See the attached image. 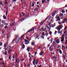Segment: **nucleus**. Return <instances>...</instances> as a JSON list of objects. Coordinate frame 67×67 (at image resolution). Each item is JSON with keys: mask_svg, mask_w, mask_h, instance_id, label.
Returning a JSON list of instances; mask_svg holds the SVG:
<instances>
[{"mask_svg": "<svg viewBox=\"0 0 67 67\" xmlns=\"http://www.w3.org/2000/svg\"><path fill=\"white\" fill-rule=\"evenodd\" d=\"M63 27V25L62 24L58 26L57 27V29L58 30V31H60L61 29H62Z\"/></svg>", "mask_w": 67, "mask_h": 67, "instance_id": "nucleus-1", "label": "nucleus"}, {"mask_svg": "<svg viewBox=\"0 0 67 67\" xmlns=\"http://www.w3.org/2000/svg\"><path fill=\"white\" fill-rule=\"evenodd\" d=\"M33 48H32V47H28L27 48V50L28 51V52H30V49H33Z\"/></svg>", "mask_w": 67, "mask_h": 67, "instance_id": "nucleus-2", "label": "nucleus"}, {"mask_svg": "<svg viewBox=\"0 0 67 67\" xmlns=\"http://www.w3.org/2000/svg\"><path fill=\"white\" fill-rule=\"evenodd\" d=\"M34 29V27H32L31 29L29 30L27 32V33H29V32H32Z\"/></svg>", "mask_w": 67, "mask_h": 67, "instance_id": "nucleus-3", "label": "nucleus"}, {"mask_svg": "<svg viewBox=\"0 0 67 67\" xmlns=\"http://www.w3.org/2000/svg\"><path fill=\"white\" fill-rule=\"evenodd\" d=\"M48 17L44 21H42V22H41L40 23V25H42L43 24V23H44V22H45V21H46V20H47V18H48Z\"/></svg>", "mask_w": 67, "mask_h": 67, "instance_id": "nucleus-4", "label": "nucleus"}, {"mask_svg": "<svg viewBox=\"0 0 67 67\" xmlns=\"http://www.w3.org/2000/svg\"><path fill=\"white\" fill-rule=\"evenodd\" d=\"M52 44H52L54 46H55H55H56V45H57V44L56 43V42H55V41H54L53 42Z\"/></svg>", "mask_w": 67, "mask_h": 67, "instance_id": "nucleus-5", "label": "nucleus"}, {"mask_svg": "<svg viewBox=\"0 0 67 67\" xmlns=\"http://www.w3.org/2000/svg\"><path fill=\"white\" fill-rule=\"evenodd\" d=\"M57 13V12H56V11H55L53 12V14L52 15V16H54L55 14Z\"/></svg>", "mask_w": 67, "mask_h": 67, "instance_id": "nucleus-6", "label": "nucleus"}, {"mask_svg": "<svg viewBox=\"0 0 67 67\" xmlns=\"http://www.w3.org/2000/svg\"><path fill=\"white\" fill-rule=\"evenodd\" d=\"M55 18L57 19V20H58V21H60V17L59 16H58V17L56 16V17H55Z\"/></svg>", "mask_w": 67, "mask_h": 67, "instance_id": "nucleus-7", "label": "nucleus"}, {"mask_svg": "<svg viewBox=\"0 0 67 67\" xmlns=\"http://www.w3.org/2000/svg\"><path fill=\"white\" fill-rule=\"evenodd\" d=\"M64 38H65L61 37V41L62 42H64Z\"/></svg>", "mask_w": 67, "mask_h": 67, "instance_id": "nucleus-8", "label": "nucleus"}, {"mask_svg": "<svg viewBox=\"0 0 67 67\" xmlns=\"http://www.w3.org/2000/svg\"><path fill=\"white\" fill-rule=\"evenodd\" d=\"M46 27H47V29H48L49 30H48V31L49 32L50 31H51V28H49V27H48V25H46Z\"/></svg>", "mask_w": 67, "mask_h": 67, "instance_id": "nucleus-9", "label": "nucleus"}, {"mask_svg": "<svg viewBox=\"0 0 67 67\" xmlns=\"http://www.w3.org/2000/svg\"><path fill=\"white\" fill-rule=\"evenodd\" d=\"M36 59L35 58H34V60H33V65L35 64V62H36V60H35V59Z\"/></svg>", "mask_w": 67, "mask_h": 67, "instance_id": "nucleus-10", "label": "nucleus"}, {"mask_svg": "<svg viewBox=\"0 0 67 67\" xmlns=\"http://www.w3.org/2000/svg\"><path fill=\"white\" fill-rule=\"evenodd\" d=\"M62 49L63 50V49H65V46H64L63 45H62Z\"/></svg>", "mask_w": 67, "mask_h": 67, "instance_id": "nucleus-11", "label": "nucleus"}, {"mask_svg": "<svg viewBox=\"0 0 67 67\" xmlns=\"http://www.w3.org/2000/svg\"><path fill=\"white\" fill-rule=\"evenodd\" d=\"M56 42L58 44H59L60 43V40L59 39H58L56 41Z\"/></svg>", "mask_w": 67, "mask_h": 67, "instance_id": "nucleus-12", "label": "nucleus"}, {"mask_svg": "<svg viewBox=\"0 0 67 67\" xmlns=\"http://www.w3.org/2000/svg\"><path fill=\"white\" fill-rule=\"evenodd\" d=\"M63 31H58V34H62V32Z\"/></svg>", "mask_w": 67, "mask_h": 67, "instance_id": "nucleus-13", "label": "nucleus"}, {"mask_svg": "<svg viewBox=\"0 0 67 67\" xmlns=\"http://www.w3.org/2000/svg\"><path fill=\"white\" fill-rule=\"evenodd\" d=\"M58 52L60 54H62V51L60 49L59 50Z\"/></svg>", "mask_w": 67, "mask_h": 67, "instance_id": "nucleus-14", "label": "nucleus"}, {"mask_svg": "<svg viewBox=\"0 0 67 67\" xmlns=\"http://www.w3.org/2000/svg\"><path fill=\"white\" fill-rule=\"evenodd\" d=\"M55 24H55V23H54L53 25H52L51 27H55V25H56Z\"/></svg>", "mask_w": 67, "mask_h": 67, "instance_id": "nucleus-15", "label": "nucleus"}, {"mask_svg": "<svg viewBox=\"0 0 67 67\" xmlns=\"http://www.w3.org/2000/svg\"><path fill=\"white\" fill-rule=\"evenodd\" d=\"M3 18L4 19H7V17L5 16V15H4L3 16Z\"/></svg>", "mask_w": 67, "mask_h": 67, "instance_id": "nucleus-16", "label": "nucleus"}, {"mask_svg": "<svg viewBox=\"0 0 67 67\" xmlns=\"http://www.w3.org/2000/svg\"><path fill=\"white\" fill-rule=\"evenodd\" d=\"M44 53V52H41L40 53V56H43V53Z\"/></svg>", "mask_w": 67, "mask_h": 67, "instance_id": "nucleus-17", "label": "nucleus"}, {"mask_svg": "<svg viewBox=\"0 0 67 67\" xmlns=\"http://www.w3.org/2000/svg\"><path fill=\"white\" fill-rule=\"evenodd\" d=\"M15 41L16 43H18L19 42V39H17V40L15 39Z\"/></svg>", "mask_w": 67, "mask_h": 67, "instance_id": "nucleus-18", "label": "nucleus"}, {"mask_svg": "<svg viewBox=\"0 0 67 67\" xmlns=\"http://www.w3.org/2000/svg\"><path fill=\"white\" fill-rule=\"evenodd\" d=\"M4 27L5 28V30H7V29H8V26H4Z\"/></svg>", "mask_w": 67, "mask_h": 67, "instance_id": "nucleus-19", "label": "nucleus"}, {"mask_svg": "<svg viewBox=\"0 0 67 67\" xmlns=\"http://www.w3.org/2000/svg\"><path fill=\"white\" fill-rule=\"evenodd\" d=\"M0 4L2 5V7H3V5H3L2 3V2L1 1H0Z\"/></svg>", "mask_w": 67, "mask_h": 67, "instance_id": "nucleus-20", "label": "nucleus"}, {"mask_svg": "<svg viewBox=\"0 0 67 67\" xmlns=\"http://www.w3.org/2000/svg\"><path fill=\"white\" fill-rule=\"evenodd\" d=\"M14 23H11L10 25V26H13L14 25Z\"/></svg>", "mask_w": 67, "mask_h": 67, "instance_id": "nucleus-21", "label": "nucleus"}, {"mask_svg": "<svg viewBox=\"0 0 67 67\" xmlns=\"http://www.w3.org/2000/svg\"><path fill=\"white\" fill-rule=\"evenodd\" d=\"M4 9H7L8 8H7V5H5L4 6Z\"/></svg>", "mask_w": 67, "mask_h": 67, "instance_id": "nucleus-22", "label": "nucleus"}, {"mask_svg": "<svg viewBox=\"0 0 67 67\" xmlns=\"http://www.w3.org/2000/svg\"><path fill=\"white\" fill-rule=\"evenodd\" d=\"M65 35L64 34H63L61 37H62L63 38H65Z\"/></svg>", "mask_w": 67, "mask_h": 67, "instance_id": "nucleus-23", "label": "nucleus"}, {"mask_svg": "<svg viewBox=\"0 0 67 67\" xmlns=\"http://www.w3.org/2000/svg\"><path fill=\"white\" fill-rule=\"evenodd\" d=\"M5 22V21L4 20H2V23L3 24H4Z\"/></svg>", "mask_w": 67, "mask_h": 67, "instance_id": "nucleus-24", "label": "nucleus"}, {"mask_svg": "<svg viewBox=\"0 0 67 67\" xmlns=\"http://www.w3.org/2000/svg\"><path fill=\"white\" fill-rule=\"evenodd\" d=\"M65 21L66 19H64V20H63L62 21L63 23H65V22H66V21Z\"/></svg>", "mask_w": 67, "mask_h": 67, "instance_id": "nucleus-25", "label": "nucleus"}, {"mask_svg": "<svg viewBox=\"0 0 67 67\" xmlns=\"http://www.w3.org/2000/svg\"><path fill=\"white\" fill-rule=\"evenodd\" d=\"M7 1H8V0H6L5 1V2L6 4H8V2H7Z\"/></svg>", "mask_w": 67, "mask_h": 67, "instance_id": "nucleus-26", "label": "nucleus"}, {"mask_svg": "<svg viewBox=\"0 0 67 67\" xmlns=\"http://www.w3.org/2000/svg\"><path fill=\"white\" fill-rule=\"evenodd\" d=\"M38 59H37L36 62L35 63L36 65H37V63H38Z\"/></svg>", "mask_w": 67, "mask_h": 67, "instance_id": "nucleus-27", "label": "nucleus"}, {"mask_svg": "<svg viewBox=\"0 0 67 67\" xmlns=\"http://www.w3.org/2000/svg\"><path fill=\"white\" fill-rule=\"evenodd\" d=\"M46 0H43L42 1V3H44V2L46 1Z\"/></svg>", "mask_w": 67, "mask_h": 67, "instance_id": "nucleus-28", "label": "nucleus"}, {"mask_svg": "<svg viewBox=\"0 0 67 67\" xmlns=\"http://www.w3.org/2000/svg\"><path fill=\"white\" fill-rule=\"evenodd\" d=\"M51 23H49L48 24V25H49L50 26V28H51Z\"/></svg>", "mask_w": 67, "mask_h": 67, "instance_id": "nucleus-29", "label": "nucleus"}, {"mask_svg": "<svg viewBox=\"0 0 67 67\" xmlns=\"http://www.w3.org/2000/svg\"><path fill=\"white\" fill-rule=\"evenodd\" d=\"M31 44L32 45H35V43L34 42H32L31 43Z\"/></svg>", "mask_w": 67, "mask_h": 67, "instance_id": "nucleus-30", "label": "nucleus"}, {"mask_svg": "<svg viewBox=\"0 0 67 67\" xmlns=\"http://www.w3.org/2000/svg\"><path fill=\"white\" fill-rule=\"evenodd\" d=\"M53 50V47L51 49H49V51H51L52 52Z\"/></svg>", "mask_w": 67, "mask_h": 67, "instance_id": "nucleus-31", "label": "nucleus"}, {"mask_svg": "<svg viewBox=\"0 0 67 67\" xmlns=\"http://www.w3.org/2000/svg\"><path fill=\"white\" fill-rule=\"evenodd\" d=\"M24 41L25 42H26V43L28 42V40H26V39H24Z\"/></svg>", "mask_w": 67, "mask_h": 67, "instance_id": "nucleus-32", "label": "nucleus"}, {"mask_svg": "<svg viewBox=\"0 0 67 67\" xmlns=\"http://www.w3.org/2000/svg\"><path fill=\"white\" fill-rule=\"evenodd\" d=\"M5 55H7V51H5Z\"/></svg>", "mask_w": 67, "mask_h": 67, "instance_id": "nucleus-33", "label": "nucleus"}, {"mask_svg": "<svg viewBox=\"0 0 67 67\" xmlns=\"http://www.w3.org/2000/svg\"><path fill=\"white\" fill-rule=\"evenodd\" d=\"M42 35H43V36L45 35H44V32H42Z\"/></svg>", "mask_w": 67, "mask_h": 67, "instance_id": "nucleus-34", "label": "nucleus"}, {"mask_svg": "<svg viewBox=\"0 0 67 67\" xmlns=\"http://www.w3.org/2000/svg\"><path fill=\"white\" fill-rule=\"evenodd\" d=\"M57 57H53V58H55V60H56V59H57Z\"/></svg>", "mask_w": 67, "mask_h": 67, "instance_id": "nucleus-35", "label": "nucleus"}, {"mask_svg": "<svg viewBox=\"0 0 67 67\" xmlns=\"http://www.w3.org/2000/svg\"><path fill=\"white\" fill-rule=\"evenodd\" d=\"M24 19V18H22L21 19H20V21H23Z\"/></svg>", "mask_w": 67, "mask_h": 67, "instance_id": "nucleus-36", "label": "nucleus"}, {"mask_svg": "<svg viewBox=\"0 0 67 67\" xmlns=\"http://www.w3.org/2000/svg\"><path fill=\"white\" fill-rule=\"evenodd\" d=\"M48 33L46 32V36H48Z\"/></svg>", "mask_w": 67, "mask_h": 67, "instance_id": "nucleus-37", "label": "nucleus"}, {"mask_svg": "<svg viewBox=\"0 0 67 67\" xmlns=\"http://www.w3.org/2000/svg\"><path fill=\"white\" fill-rule=\"evenodd\" d=\"M62 13H65V10H62Z\"/></svg>", "mask_w": 67, "mask_h": 67, "instance_id": "nucleus-38", "label": "nucleus"}, {"mask_svg": "<svg viewBox=\"0 0 67 67\" xmlns=\"http://www.w3.org/2000/svg\"><path fill=\"white\" fill-rule=\"evenodd\" d=\"M52 31H50L49 32V34H50V35H52Z\"/></svg>", "mask_w": 67, "mask_h": 67, "instance_id": "nucleus-39", "label": "nucleus"}, {"mask_svg": "<svg viewBox=\"0 0 67 67\" xmlns=\"http://www.w3.org/2000/svg\"><path fill=\"white\" fill-rule=\"evenodd\" d=\"M24 48H25V46L24 45L22 47V49H23Z\"/></svg>", "mask_w": 67, "mask_h": 67, "instance_id": "nucleus-40", "label": "nucleus"}, {"mask_svg": "<svg viewBox=\"0 0 67 67\" xmlns=\"http://www.w3.org/2000/svg\"><path fill=\"white\" fill-rule=\"evenodd\" d=\"M63 14L61 13L60 14V16H63Z\"/></svg>", "mask_w": 67, "mask_h": 67, "instance_id": "nucleus-41", "label": "nucleus"}, {"mask_svg": "<svg viewBox=\"0 0 67 67\" xmlns=\"http://www.w3.org/2000/svg\"><path fill=\"white\" fill-rule=\"evenodd\" d=\"M57 31L55 30L54 32L55 34H57Z\"/></svg>", "mask_w": 67, "mask_h": 67, "instance_id": "nucleus-42", "label": "nucleus"}, {"mask_svg": "<svg viewBox=\"0 0 67 67\" xmlns=\"http://www.w3.org/2000/svg\"><path fill=\"white\" fill-rule=\"evenodd\" d=\"M29 15H26V18H29Z\"/></svg>", "mask_w": 67, "mask_h": 67, "instance_id": "nucleus-43", "label": "nucleus"}, {"mask_svg": "<svg viewBox=\"0 0 67 67\" xmlns=\"http://www.w3.org/2000/svg\"><path fill=\"white\" fill-rule=\"evenodd\" d=\"M63 58H65V55L63 54Z\"/></svg>", "mask_w": 67, "mask_h": 67, "instance_id": "nucleus-44", "label": "nucleus"}, {"mask_svg": "<svg viewBox=\"0 0 67 67\" xmlns=\"http://www.w3.org/2000/svg\"><path fill=\"white\" fill-rule=\"evenodd\" d=\"M53 46H54V47L53 48V49H54V48H55V47H56V46H52V47H53Z\"/></svg>", "mask_w": 67, "mask_h": 67, "instance_id": "nucleus-45", "label": "nucleus"}, {"mask_svg": "<svg viewBox=\"0 0 67 67\" xmlns=\"http://www.w3.org/2000/svg\"><path fill=\"white\" fill-rule=\"evenodd\" d=\"M4 47L5 48V47H7V44H4Z\"/></svg>", "mask_w": 67, "mask_h": 67, "instance_id": "nucleus-46", "label": "nucleus"}, {"mask_svg": "<svg viewBox=\"0 0 67 67\" xmlns=\"http://www.w3.org/2000/svg\"><path fill=\"white\" fill-rule=\"evenodd\" d=\"M38 8H35V11H37L38 10Z\"/></svg>", "mask_w": 67, "mask_h": 67, "instance_id": "nucleus-47", "label": "nucleus"}, {"mask_svg": "<svg viewBox=\"0 0 67 67\" xmlns=\"http://www.w3.org/2000/svg\"><path fill=\"white\" fill-rule=\"evenodd\" d=\"M16 63H17V59L16 58L15 62V64H16Z\"/></svg>", "mask_w": 67, "mask_h": 67, "instance_id": "nucleus-48", "label": "nucleus"}, {"mask_svg": "<svg viewBox=\"0 0 67 67\" xmlns=\"http://www.w3.org/2000/svg\"><path fill=\"white\" fill-rule=\"evenodd\" d=\"M58 24H62V23L60 22V21H58Z\"/></svg>", "mask_w": 67, "mask_h": 67, "instance_id": "nucleus-49", "label": "nucleus"}, {"mask_svg": "<svg viewBox=\"0 0 67 67\" xmlns=\"http://www.w3.org/2000/svg\"><path fill=\"white\" fill-rule=\"evenodd\" d=\"M41 30L43 31H44V28H43L42 27L41 28Z\"/></svg>", "mask_w": 67, "mask_h": 67, "instance_id": "nucleus-50", "label": "nucleus"}, {"mask_svg": "<svg viewBox=\"0 0 67 67\" xmlns=\"http://www.w3.org/2000/svg\"><path fill=\"white\" fill-rule=\"evenodd\" d=\"M24 35H23L21 36V37L20 38V40H21V37H23V36H24Z\"/></svg>", "mask_w": 67, "mask_h": 67, "instance_id": "nucleus-51", "label": "nucleus"}, {"mask_svg": "<svg viewBox=\"0 0 67 67\" xmlns=\"http://www.w3.org/2000/svg\"><path fill=\"white\" fill-rule=\"evenodd\" d=\"M0 46H2V43L1 42L0 43Z\"/></svg>", "mask_w": 67, "mask_h": 67, "instance_id": "nucleus-52", "label": "nucleus"}, {"mask_svg": "<svg viewBox=\"0 0 67 67\" xmlns=\"http://www.w3.org/2000/svg\"><path fill=\"white\" fill-rule=\"evenodd\" d=\"M3 26H4V25H3V24H2L1 25V26L2 27H3Z\"/></svg>", "mask_w": 67, "mask_h": 67, "instance_id": "nucleus-53", "label": "nucleus"}, {"mask_svg": "<svg viewBox=\"0 0 67 67\" xmlns=\"http://www.w3.org/2000/svg\"><path fill=\"white\" fill-rule=\"evenodd\" d=\"M42 67V65H40L38 66V67Z\"/></svg>", "mask_w": 67, "mask_h": 67, "instance_id": "nucleus-54", "label": "nucleus"}, {"mask_svg": "<svg viewBox=\"0 0 67 67\" xmlns=\"http://www.w3.org/2000/svg\"><path fill=\"white\" fill-rule=\"evenodd\" d=\"M22 14H23V15H25V14L23 12H22Z\"/></svg>", "mask_w": 67, "mask_h": 67, "instance_id": "nucleus-55", "label": "nucleus"}, {"mask_svg": "<svg viewBox=\"0 0 67 67\" xmlns=\"http://www.w3.org/2000/svg\"><path fill=\"white\" fill-rule=\"evenodd\" d=\"M34 4L32 3V7H34Z\"/></svg>", "mask_w": 67, "mask_h": 67, "instance_id": "nucleus-56", "label": "nucleus"}, {"mask_svg": "<svg viewBox=\"0 0 67 67\" xmlns=\"http://www.w3.org/2000/svg\"><path fill=\"white\" fill-rule=\"evenodd\" d=\"M67 29V26H66L65 28H64V31H65V30H66V29Z\"/></svg>", "mask_w": 67, "mask_h": 67, "instance_id": "nucleus-57", "label": "nucleus"}, {"mask_svg": "<svg viewBox=\"0 0 67 67\" xmlns=\"http://www.w3.org/2000/svg\"><path fill=\"white\" fill-rule=\"evenodd\" d=\"M38 37V35H37V36L36 37V38H37Z\"/></svg>", "mask_w": 67, "mask_h": 67, "instance_id": "nucleus-58", "label": "nucleus"}, {"mask_svg": "<svg viewBox=\"0 0 67 67\" xmlns=\"http://www.w3.org/2000/svg\"><path fill=\"white\" fill-rule=\"evenodd\" d=\"M13 2H16V0H13Z\"/></svg>", "mask_w": 67, "mask_h": 67, "instance_id": "nucleus-59", "label": "nucleus"}, {"mask_svg": "<svg viewBox=\"0 0 67 67\" xmlns=\"http://www.w3.org/2000/svg\"><path fill=\"white\" fill-rule=\"evenodd\" d=\"M60 47V46H57V48H59Z\"/></svg>", "mask_w": 67, "mask_h": 67, "instance_id": "nucleus-60", "label": "nucleus"}, {"mask_svg": "<svg viewBox=\"0 0 67 67\" xmlns=\"http://www.w3.org/2000/svg\"><path fill=\"white\" fill-rule=\"evenodd\" d=\"M41 37H42V38H44V36H41Z\"/></svg>", "mask_w": 67, "mask_h": 67, "instance_id": "nucleus-61", "label": "nucleus"}, {"mask_svg": "<svg viewBox=\"0 0 67 67\" xmlns=\"http://www.w3.org/2000/svg\"><path fill=\"white\" fill-rule=\"evenodd\" d=\"M51 54H52L53 55H54V54H55V53H54V52H53V53H51Z\"/></svg>", "mask_w": 67, "mask_h": 67, "instance_id": "nucleus-62", "label": "nucleus"}, {"mask_svg": "<svg viewBox=\"0 0 67 67\" xmlns=\"http://www.w3.org/2000/svg\"><path fill=\"white\" fill-rule=\"evenodd\" d=\"M44 31H45V30H46V28H44Z\"/></svg>", "mask_w": 67, "mask_h": 67, "instance_id": "nucleus-63", "label": "nucleus"}, {"mask_svg": "<svg viewBox=\"0 0 67 67\" xmlns=\"http://www.w3.org/2000/svg\"><path fill=\"white\" fill-rule=\"evenodd\" d=\"M22 1H23V0H21V2L22 4L23 3V2Z\"/></svg>", "mask_w": 67, "mask_h": 67, "instance_id": "nucleus-64", "label": "nucleus"}]
</instances>
